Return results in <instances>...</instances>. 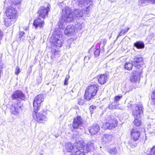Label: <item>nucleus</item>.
Returning <instances> with one entry per match:
<instances>
[{
	"mask_svg": "<svg viewBox=\"0 0 155 155\" xmlns=\"http://www.w3.org/2000/svg\"><path fill=\"white\" fill-rule=\"evenodd\" d=\"M94 78L92 80L91 84L88 86L85 89L84 95V98L87 101H89L94 98L97 95L99 89V85L95 84Z\"/></svg>",
	"mask_w": 155,
	"mask_h": 155,
	"instance_id": "7ed1b4c3",
	"label": "nucleus"
},
{
	"mask_svg": "<svg viewBox=\"0 0 155 155\" xmlns=\"http://www.w3.org/2000/svg\"><path fill=\"white\" fill-rule=\"evenodd\" d=\"M70 78V76L69 75H67L65 78V79L64 81V85H68V81Z\"/></svg>",
	"mask_w": 155,
	"mask_h": 155,
	"instance_id": "4c0bfd02",
	"label": "nucleus"
},
{
	"mask_svg": "<svg viewBox=\"0 0 155 155\" xmlns=\"http://www.w3.org/2000/svg\"><path fill=\"white\" fill-rule=\"evenodd\" d=\"M136 141L133 140H130L128 142V146L130 148H134L137 146V143L136 142Z\"/></svg>",
	"mask_w": 155,
	"mask_h": 155,
	"instance_id": "a878e982",
	"label": "nucleus"
},
{
	"mask_svg": "<svg viewBox=\"0 0 155 155\" xmlns=\"http://www.w3.org/2000/svg\"><path fill=\"white\" fill-rule=\"evenodd\" d=\"M61 21L62 22L70 23L74 20V17L71 9L65 7L62 10Z\"/></svg>",
	"mask_w": 155,
	"mask_h": 155,
	"instance_id": "423d86ee",
	"label": "nucleus"
},
{
	"mask_svg": "<svg viewBox=\"0 0 155 155\" xmlns=\"http://www.w3.org/2000/svg\"><path fill=\"white\" fill-rule=\"evenodd\" d=\"M109 152L111 154H116L117 153V151L116 147H114L112 148H110L109 150Z\"/></svg>",
	"mask_w": 155,
	"mask_h": 155,
	"instance_id": "473e14b6",
	"label": "nucleus"
},
{
	"mask_svg": "<svg viewBox=\"0 0 155 155\" xmlns=\"http://www.w3.org/2000/svg\"><path fill=\"white\" fill-rule=\"evenodd\" d=\"M133 64L130 61L126 62L124 64V68L127 70H131L133 68Z\"/></svg>",
	"mask_w": 155,
	"mask_h": 155,
	"instance_id": "393cba45",
	"label": "nucleus"
},
{
	"mask_svg": "<svg viewBox=\"0 0 155 155\" xmlns=\"http://www.w3.org/2000/svg\"><path fill=\"white\" fill-rule=\"evenodd\" d=\"M132 73H133V74L132 75V76L130 78V81L131 82L136 83L137 81H139V78L138 77H137V76L136 75H134L133 74H135L133 73V72H132ZM135 74L138 75H137V74Z\"/></svg>",
	"mask_w": 155,
	"mask_h": 155,
	"instance_id": "bb28decb",
	"label": "nucleus"
},
{
	"mask_svg": "<svg viewBox=\"0 0 155 155\" xmlns=\"http://www.w3.org/2000/svg\"><path fill=\"white\" fill-rule=\"evenodd\" d=\"M3 64L1 61H0V79L1 77V74L2 72V69L3 68Z\"/></svg>",
	"mask_w": 155,
	"mask_h": 155,
	"instance_id": "79ce46f5",
	"label": "nucleus"
},
{
	"mask_svg": "<svg viewBox=\"0 0 155 155\" xmlns=\"http://www.w3.org/2000/svg\"><path fill=\"white\" fill-rule=\"evenodd\" d=\"M102 127L104 130L111 129L109 122H106L103 123Z\"/></svg>",
	"mask_w": 155,
	"mask_h": 155,
	"instance_id": "c85d7f7f",
	"label": "nucleus"
},
{
	"mask_svg": "<svg viewBox=\"0 0 155 155\" xmlns=\"http://www.w3.org/2000/svg\"><path fill=\"white\" fill-rule=\"evenodd\" d=\"M21 0H13L12 2V5H18L21 4Z\"/></svg>",
	"mask_w": 155,
	"mask_h": 155,
	"instance_id": "72a5a7b5",
	"label": "nucleus"
},
{
	"mask_svg": "<svg viewBox=\"0 0 155 155\" xmlns=\"http://www.w3.org/2000/svg\"><path fill=\"white\" fill-rule=\"evenodd\" d=\"M96 106L93 105H91L89 107V109L91 114L94 113V110L96 109Z\"/></svg>",
	"mask_w": 155,
	"mask_h": 155,
	"instance_id": "2f4dec72",
	"label": "nucleus"
},
{
	"mask_svg": "<svg viewBox=\"0 0 155 155\" xmlns=\"http://www.w3.org/2000/svg\"><path fill=\"white\" fill-rule=\"evenodd\" d=\"M150 2V0H140V5L142 4H147L148 3Z\"/></svg>",
	"mask_w": 155,
	"mask_h": 155,
	"instance_id": "58836bf2",
	"label": "nucleus"
},
{
	"mask_svg": "<svg viewBox=\"0 0 155 155\" xmlns=\"http://www.w3.org/2000/svg\"><path fill=\"white\" fill-rule=\"evenodd\" d=\"M43 101L44 97L42 94H39L36 96L33 102L34 110H39Z\"/></svg>",
	"mask_w": 155,
	"mask_h": 155,
	"instance_id": "9d476101",
	"label": "nucleus"
},
{
	"mask_svg": "<svg viewBox=\"0 0 155 155\" xmlns=\"http://www.w3.org/2000/svg\"><path fill=\"white\" fill-rule=\"evenodd\" d=\"M143 108L142 105L136 104L133 107L132 115L134 118H140L141 115L143 114Z\"/></svg>",
	"mask_w": 155,
	"mask_h": 155,
	"instance_id": "6e6552de",
	"label": "nucleus"
},
{
	"mask_svg": "<svg viewBox=\"0 0 155 155\" xmlns=\"http://www.w3.org/2000/svg\"><path fill=\"white\" fill-rule=\"evenodd\" d=\"M63 35L60 31H55L51 38V42L56 47L60 48L62 46L64 41L63 38Z\"/></svg>",
	"mask_w": 155,
	"mask_h": 155,
	"instance_id": "20e7f679",
	"label": "nucleus"
},
{
	"mask_svg": "<svg viewBox=\"0 0 155 155\" xmlns=\"http://www.w3.org/2000/svg\"><path fill=\"white\" fill-rule=\"evenodd\" d=\"M78 104L80 105H83L84 104V101L82 99H79L78 100Z\"/></svg>",
	"mask_w": 155,
	"mask_h": 155,
	"instance_id": "37998d69",
	"label": "nucleus"
},
{
	"mask_svg": "<svg viewBox=\"0 0 155 155\" xmlns=\"http://www.w3.org/2000/svg\"><path fill=\"white\" fill-rule=\"evenodd\" d=\"M134 46L138 49H141L144 48V44L143 42L140 41H137L134 44Z\"/></svg>",
	"mask_w": 155,
	"mask_h": 155,
	"instance_id": "aec40b11",
	"label": "nucleus"
},
{
	"mask_svg": "<svg viewBox=\"0 0 155 155\" xmlns=\"http://www.w3.org/2000/svg\"><path fill=\"white\" fill-rule=\"evenodd\" d=\"M74 144L75 151L71 155H86L85 153L90 151L91 149L94 148L93 143H88L85 145V143L82 140L76 142Z\"/></svg>",
	"mask_w": 155,
	"mask_h": 155,
	"instance_id": "f257e3e1",
	"label": "nucleus"
},
{
	"mask_svg": "<svg viewBox=\"0 0 155 155\" xmlns=\"http://www.w3.org/2000/svg\"><path fill=\"white\" fill-rule=\"evenodd\" d=\"M150 3L152 4L155 3V0H150Z\"/></svg>",
	"mask_w": 155,
	"mask_h": 155,
	"instance_id": "de8ad7c7",
	"label": "nucleus"
},
{
	"mask_svg": "<svg viewBox=\"0 0 155 155\" xmlns=\"http://www.w3.org/2000/svg\"><path fill=\"white\" fill-rule=\"evenodd\" d=\"M108 108L110 109H117V106L116 105L114 104V103L112 102L109 104Z\"/></svg>",
	"mask_w": 155,
	"mask_h": 155,
	"instance_id": "7c9ffc66",
	"label": "nucleus"
},
{
	"mask_svg": "<svg viewBox=\"0 0 155 155\" xmlns=\"http://www.w3.org/2000/svg\"><path fill=\"white\" fill-rule=\"evenodd\" d=\"M142 128L141 127H133L130 131V136L133 140H138L140 137Z\"/></svg>",
	"mask_w": 155,
	"mask_h": 155,
	"instance_id": "9b49d317",
	"label": "nucleus"
},
{
	"mask_svg": "<svg viewBox=\"0 0 155 155\" xmlns=\"http://www.w3.org/2000/svg\"><path fill=\"white\" fill-rule=\"evenodd\" d=\"M22 105L19 102L14 105H12L10 108V111L12 114L17 117L18 115L19 110L21 109Z\"/></svg>",
	"mask_w": 155,
	"mask_h": 155,
	"instance_id": "f8f14e48",
	"label": "nucleus"
},
{
	"mask_svg": "<svg viewBox=\"0 0 155 155\" xmlns=\"http://www.w3.org/2000/svg\"><path fill=\"white\" fill-rule=\"evenodd\" d=\"M5 14L7 18L4 20L5 25L7 27L10 26L16 21L18 15L16 10L12 6L6 8Z\"/></svg>",
	"mask_w": 155,
	"mask_h": 155,
	"instance_id": "f03ea898",
	"label": "nucleus"
},
{
	"mask_svg": "<svg viewBox=\"0 0 155 155\" xmlns=\"http://www.w3.org/2000/svg\"><path fill=\"white\" fill-rule=\"evenodd\" d=\"M3 36V33L1 30L0 29V39H2Z\"/></svg>",
	"mask_w": 155,
	"mask_h": 155,
	"instance_id": "49530a36",
	"label": "nucleus"
},
{
	"mask_svg": "<svg viewBox=\"0 0 155 155\" xmlns=\"http://www.w3.org/2000/svg\"><path fill=\"white\" fill-rule=\"evenodd\" d=\"M44 24V21H42L41 18L39 17L34 20L33 25L35 28H37L38 27L42 28Z\"/></svg>",
	"mask_w": 155,
	"mask_h": 155,
	"instance_id": "f3484780",
	"label": "nucleus"
},
{
	"mask_svg": "<svg viewBox=\"0 0 155 155\" xmlns=\"http://www.w3.org/2000/svg\"><path fill=\"white\" fill-rule=\"evenodd\" d=\"M100 129L98 124H94L90 127L89 131L91 135H94L99 132Z\"/></svg>",
	"mask_w": 155,
	"mask_h": 155,
	"instance_id": "dca6fc26",
	"label": "nucleus"
},
{
	"mask_svg": "<svg viewBox=\"0 0 155 155\" xmlns=\"http://www.w3.org/2000/svg\"><path fill=\"white\" fill-rule=\"evenodd\" d=\"M74 31V30L73 28L71 26H68L66 28L64 33L65 35H68L69 34H71Z\"/></svg>",
	"mask_w": 155,
	"mask_h": 155,
	"instance_id": "5701e85b",
	"label": "nucleus"
},
{
	"mask_svg": "<svg viewBox=\"0 0 155 155\" xmlns=\"http://www.w3.org/2000/svg\"><path fill=\"white\" fill-rule=\"evenodd\" d=\"M100 48H96L94 52V55L95 57H97L100 54Z\"/></svg>",
	"mask_w": 155,
	"mask_h": 155,
	"instance_id": "f704fd0d",
	"label": "nucleus"
},
{
	"mask_svg": "<svg viewBox=\"0 0 155 155\" xmlns=\"http://www.w3.org/2000/svg\"><path fill=\"white\" fill-rule=\"evenodd\" d=\"M122 97V95L120 96L117 95L115 96L114 97V101L115 102H117L118 101L120 100V99Z\"/></svg>",
	"mask_w": 155,
	"mask_h": 155,
	"instance_id": "c9c22d12",
	"label": "nucleus"
},
{
	"mask_svg": "<svg viewBox=\"0 0 155 155\" xmlns=\"http://www.w3.org/2000/svg\"><path fill=\"white\" fill-rule=\"evenodd\" d=\"M51 52L52 53V55L51 56L54 57L56 55H59L60 54L59 51L58 50H56L55 49H52L51 50Z\"/></svg>",
	"mask_w": 155,
	"mask_h": 155,
	"instance_id": "c756f323",
	"label": "nucleus"
},
{
	"mask_svg": "<svg viewBox=\"0 0 155 155\" xmlns=\"http://www.w3.org/2000/svg\"><path fill=\"white\" fill-rule=\"evenodd\" d=\"M143 58L139 55L134 57L133 59V64L136 68V70L133 71V73L140 76L142 72V67L144 64Z\"/></svg>",
	"mask_w": 155,
	"mask_h": 155,
	"instance_id": "39448f33",
	"label": "nucleus"
},
{
	"mask_svg": "<svg viewBox=\"0 0 155 155\" xmlns=\"http://www.w3.org/2000/svg\"><path fill=\"white\" fill-rule=\"evenodd\" d=\"M50 11V10L49 6H41L38 11L37 13L38 17L45 19L48 17L49 13Z\"/></svg>",
	"mask_w": 155,
	"mask_h": 155,
	"instance_id": "1a4fd4ad",
	"label": "nucleus"
},
{
	"mask_svg": "<svg viewBox=\"0 0 155 155\" xmlns=\"http://www.w3.org/2000/svg\"><path fill=\"white\" fill-rule=\"evenodd\" d=\"M39 110H34L32 112V117L33 119L37 122L44 123L48 120L47 116L44 114L43 112H38Z\"/></svg>",
	"mask_w": 155,
	"mask_h": 155,
	"instance_id": "0eeeda50",
	"label": "nucleus"
},
{
	"mask_svg": "<svg viewBox=\"0 0 155 155\" xmlns=\"http://www.w3.org/2000/svg\"><path fill=\"white\" fill-rule=\"evenodd\" d=\"M109 122L111 129L116 127L117 125L118 121L116 119L114 118L110 120L109 121Z\"/></svg>",
	"mask_w": 155,
	"mask_h": 155,
	"instance_id": "412c9836",
	"label": "nucleus"
},
{
	"mask_svg": "<svg viewBox=\"0 0 155 155\" xmlns=\"http://www.w3.org/2000/svg\"><path fill=\"white\" fill-rule=\"evenodd\" d=\"M25 32L24 31L20 32L19 34V38H22Z\"/></svg>",
	"mask_w": 155,
	"mask_h": 155,
	"instance_id": "a18cd8bd",
	"label": "nucleus"
},
{
	"mask_svg": "<svg viewBox=\"0 0 155 155\" xmlns=\"http://www.w3.org/2000/svg\"><path fill=\"white\" fill-rule=\"evenodd\" d=\"M97 78L99 84L103 85L107 82L108 77L106 74H100L97 75Z\"/></svg>",
	"mask_w": 155,
	"mask_h": 155,
	"instance_id": "2eb2a0df",
	"label": "nucleus"
},
{
	"mask_svg": "<svg viewBox=\"0 0 155 155\" xmlns=\"http://www.w3.org/2000/svg\"><path fill=\"white\" fill-rule=\"evenodd\" d=\"M107 42V40L105 38L102 39V41L100 42V44H102L104 46L106 44Z\"/></svg>",
	"mask_w": 155,
	"mask_h": 155,
	"instance_id": "c03bdc74",
	"label": "nucleus"
},
{
	"mask_svg": "<svg viewBox=\"0 0 155 155\" xmlns=\"http://www.w3.org/2000/svg\"><path fill=\"white\" fill-rule=\"evenodd\" d=\"M150 151L153 155H155V145H154L151 148Z\"/></svg>",
	"mask_w": 155,
	"mask_h": 155,
	"instance_id": "ea45409f",
	"label": "nucleus"
},
{
	"mask_svg": "<svg viewBox=\"0 0 155 155\" xmlns=\"http://www.w3.org/2000/svg\"><path fill=\"white\" fill-rule=\"evenodd\" d=\"M130 29V28L127 27L124 29H122L119 32L118 35L117 36V38L119 36H120L124 35Z\"/></svg>",
	"mask_w": 155,
	"mask_h": 155,
	"instance_id": "cd10ccee",
	"label": "nucleus"
},
{
	"mask_svg": "<svg viewBox=\"0 0 155 155\" xmlns=\"http://www.w3.org/2000/svg\"><path fill=\"white\" fill-rule=\"evenodd\" d=\"M147 155H152V154H147Z\"/></svg>",
	"mask_w": 155,
	"mask_h": 155,
	"instance_id": "09e8293b",
	"label": "nucleus"
},
{
	"mask_svg": "<svg viewBox=\"0 0 155 155\" xmlns=\"http://www.w3.org/2000/svg\"><path fill=\"white\" fill-rule=\"evenodd\" d=\"M20 72V69L19 67L17 66L15 68V74L16 75H18Z\"/></svg>",
	"mask_w": 155,
	"mask_h": 155,
	"instance_id": "a19ab883",
	"label": "nucleus"
},
{
	"mask_svg": "<svg viewBox=\"0 0 155 155\" xmlns=\"http://www.w3.org/2000/svg\"><path fill=\"white\" fill-rule=\"evenodd\" d=\"M11 97L13 100L20 99L24 100L25 98V96L22 91L17 90L13 92L11 95Z\"/></svg>",
	"mask_w": 155,
	"mask_h": 155,
	"instance_id": "4468645a",
	"label": "nucleus"
},
{
	"mask_svg": "<svg viewBox=\"0 0 155 155\" xmlns=\"http://www.w3.org/2000/svg\"><path fill=\"white\" fill-rule=\"evenodd\" d=\"M133 124L136 127H140L142 125V122L140 118H134L133 121Z\"/></svg>",
	"mask_w": 155,
	"mask_h": 155,
	"instance_id": "4be33fe9",
	"label": "nucleus"
},
{
	"mask_svg": "<svg viewBox=\"0 0 155 155\" xmlns=\"http://www.w3.org/2000/svg\"><path fill=\"white\" fill-rule=\"evenodd\" d=\"M114 140V137L113 134H105L103 135L102 140L105 142H110Z\"/></svg>",
	"mask_w": 155,
	"mask_h": 155,
	"instance_id": "a211bd4d",
	"label": "nucleus"
},
{
	"mask_svg": "<svg viewBox=\"0 0 155 155\" xmlns=\"http://www.w3.org/2000/svg\"><path fill=\"white\" fill-rule=\"evenodd\" d=\"M65 148L68 152H71L73 150L75 151L74 148V144H73L71 143H68L65 145Z\"/></svg>",
	"mask_w": 155,
	"mask_h": 155,
	"instance_id": "6ab92c4d",
	"label": "nucleus"
},
{
	"mask_svg": "<svg viewBox=\"0 0 155 155\" xmlns=\"http://www.w3.org/2000/svg\"><path fill=\"white\" fill-rule=\"evenodd\" d=\"M40 155H43V154L42 153H41Z\"/></svg>",
	"mask_w": 155,
	"mask_h": 155,
	"instance_id": "8fccbe9b",
	"label": "nucleus"
},
{
	"mask_svg": "<svg viewBox=\"0 0 155 155\" xmlns=\"http://www.w3.org/2000/svg\"><path fill=\"white\" fill-rule=\"evenodd\" d=\"M83 121L81 116H78L73 119L72 122V127L74 129H77L82 126Z\"/></svg>",
	"mask_w": 155,
	"mask_h": 155,
	"instance_id": "ddd939ff",
	"label": "nucleus"
},
{
	"mask_svg": "<svg viewBox=\"0 0 155 155\" xmlns=\"http://www.w3.org/2000/svg\"><path fill=\"white\" fill-rule=\"evenodd\" d=\"M83 12V11H78L76 14V17L77 18H81L83 16V14H88L89 12V10L88 9V8H87L85 11H84Z\"/></svg>",
	"mask_w": 155,
	"mask_h": 155,
	"instance_id": "b1692460",
	"label": "nucleus"
},
{
	"mask_svg": "<svg viewBox=\"0 0 155 155\" xmlns=\"http://www.w3.org/2000/svg\"><path fill=\"white\" fill-rule=\"evenodd\" d=\"M150 97L152 101L155 104V89L153 91L152 93L151 94Z\"/></svg>",
	"mask_w": 155,
	"mask_h": 155,
	"instance_id": "e433bc0d",
	"label": "nucleus"
}]
</instances>
